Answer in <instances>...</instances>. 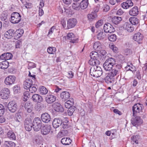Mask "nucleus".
Returning a JSON list of instances; mask_svg holds the SVG:
<instances>
[{"instance_id": "6e6552de", "label": "nucleus", "mask_w": 147, "mask_h": 147, "mask_svg": "<svg viewBox=\"0 0 147 147\" xmlns=\"http://www.w3.org/2000/svg\"><path fill=\"white\" fill-rule=\"evenodd\" d=\"M16 80V77L13 76H9L6 78L4 82L7 85H11L13 84Z\"/></svg>"}, {"instance_id": "79ce46f5", "label": "nucleus", "mask_w": 147, "mask_h": 147, "mask_svg": "<svg viewBox=\"0 0 147 147\" xmlns=\"http://www.w3.org/2000/svg\"><path fill=\"white\" fill-rule=\"evenodd\" d=\"M39 91L40 93L42 95L46 94L48 91L47 89L44 86H40L39 88Z\"/></svg>"}, {"instance_id": "f704fd0d", "label": "nucleus", "mask_w": 147, "mask_h": 147, "mask_svg": "<svg viewBox=\"0 0 147 147\" xmlns=\"http://www.w3.org/2000/svg\"><path fill=\"white\" fill-rule=\"evenodd\" d=\"M74 104V99L73 98H69V100L67 101L65 104V107L67 109L71 108L73 107Z\"/></svg>"}, {"instance_id": "338daca9", "label": "nucleus", "mask_w": 147, "mask_h": 147, "mask_svg": "<svg viewBox=\"0 0 147 147\" xmlns=\"http://www.w3.org/2000/svg\"><path fill=\"white\" fill-rule=\"evenodd\" d=\"M7 15L3 13L1 15V20L4 21L7 18Z\"/></svg>"}, {"instance_id": "6e6d98bb", "label": "nucleus", "mask_w": 147, "mask_h": 147, "mask_svg": "<svg viewBox=\"0 0 147 147\" xmlns=\"http://www.w3.org/2000/svg\"><path fill=\"white\" fill-rule=\"evenodd\" d=\"M5 109L4 107L0 104V116H2L5 112Z\"/></svg>"}, {"instance_id": "e433bc0d", "label": "nucleus", "mask_w": 147, "mask_h": 147, "mask_svg": "<svg viewBox=\"0 0 147 147\" xmlns=\"http://www.w3.org/2000/svg\"><path fill=\"white\" fill-rule=\"evenodd\" d=\"M10 66L9 62L6 61H3L0 63V68L3 69H7L8 67Z\"/></svg>"}, {"instance_id": "72a5a7b5", "label": "nucleus", "mask_w": 147, "mask_h": 147, "mask_svg": "<svg viewBox=\"0 0 147 147\" xmlns=\"http://www.w3.org/2000/svg\"><path fill=\"white\" fill-rule=\"evenodd\" d=\"M97 17L96 13L92 12L88 14L87 18L88 20L90 21H92L95 20Z\"/></svg>"}, {"instance_id": "09e8293b", "label": "nucleus", "mask_w": 147, "mask_h": 147, "mask_svg": "<svg viewBox=\"0 0 147 147\" xmlns=\"http://www.w3.org/2000/svg\"><path fill=\"white\" fill-rule=\"evenodd\" d=\"M5 144L7 147H15V144L13 142L9 141H5Z\"/></svg>"}, {"instance_id": "37998d69", "label": "nucleus", "mask_w": 147, "mask_h": 147, "mask_svg": "<svg viewBox=\"0 0 147 147\" xmlns=\"http://www.w3.org/2000/svg\"><path fill=\"white\" fill-rule=\"evenodd\" d=\"M122 20V18L121 17L118 16H115L112 18V22L114 24H119Z\"/></svg>"}, {"instance_id": "5fc2aeb1", "label": "nucleus", "mask_w": 147, "mask_h": 147, "mask_svg": "<svg viewBox=\"0 0 147 147\" xmlns=\"http://www.w3.org/2000/svg\"><path fill=\"white\" fill-rule=\"evenodd\" d=\"M103 24V21L102 20H100L96 23L95 24V27L96 28H98L101 26Z\"/></svg>"}, {"instance_id": "a211bd4d", "label": "nucleus", "mask_w": 147, "mask_h": 147, "mask_svg": "<svg viewBox=\"0 0 147 147\" xmlns=\"http://www.w3.org/2000/svg\"><path fill=\"white\" fill-rule=\"evenodd\" d=\"M24 127L26 130L28 131H30L32 127V121L30 120L26 119L24 121Z\"/></svg>"}, {"instance_id": "c756f323", "label": "nucleus", "mask_w": 147, "mask_h": 147, "mask_svg": "<svg viewBox=\"0 0 147 147\" xmlns=\"http://www.w3.org/2000/svg\"><path fill=\"white\" fill-rule=\"evenodd\" d=\"M103 47L104 46L99 42H96L94 44L93 48L96 51H99L102 49Z\"/></svg>"}, {"instance_id": "6ab92c4d", "label": "nucleus", "mask_w": 147, "mask_h": 147, "mask_svg": "<svg viewBox=\"0 0 147 147\" xmlns=\"http://www.w3.org/2000/svg\"><path fill=\"white\" fill-rule=\"evenodd\" d=\"M42 121L45 123H48L51 120L50 115L47 113H45L42 114L41 117Z\"/></svg>"}, {"instance_id": "1a4fd4ad", "label": "nucleus", "mask_w": 147, "mask_h": 147, "mask_svg": "<svg viewBox=\"0 0 147 147\" xmlns=\"http://www.w3.org/2000/svg\"><path fill=\"white\" fill-rule=\"evenodd\" d=\"M131 123L134 126H138L142 123L143 121L139 116H136L133 118L131 120Z\"/></svg>"}, {"instance_id": "f03ea898", "label": "nucleus", "mask_w": 147, "mask_h": 147, "mask_svg": "<svg viewBox=\"0 0 147 147\" xmlns=\"http://www.w3.org/2000/svg\"><path fill=\"white\" fill-rule=\"evenodd\" d=\"M121 68V65L117 64L111 70V71L109 74L115 78L116 76H119L120 74Z\"/></svg>"}, {"instance_id": "9b49d317", "label": "nucleus", "mask_w": 147, "mask_h": 147, "mask_svg": "<svg viewBox=\"0 0 147 147\" xmlns=\"http://www.w3.org/2000/svg\"><path fill=\"white\" fill-rule=\"evenodd\" d=\"M134 5L131 0H127L121 4V7L124 9H127L131 7Z\"/></svg>"}, {"instance_id": "a19ab883", "label": "nucleus", "mask_w": 147, "mask_h": 147, "mask_svg": "<svg viewBox=\"0 0 147 147\" xmlns=\"http://www.w3.org/2000/svg\"><path fill=\"white\" fill-rule=\"evenodd\" d=\"M90 58L95 59L99 60V54L95 51L91 52L90 55Z\"/></svg>"}, {"instance_id": "ddd939ff", "label": "nucleus", "mask_w": 147, "mask_h": 147, "mask_svg": "<svg viewBox=\"0 0 147 147\" xmlns=\"http://www.w3.org/2000/svg\"><path fill=\"white\" fill-rule=\"evenodd\" d=\"M17 105L13 101L9 102L8 104V108L9 110L11 112L14 113L17 109Z\"/></svg>"}, {"instance_id": "4d7b16f0", "label": "nucleus", "mask_w": 147, "mask_h": 147, "mask_svg": "<svg viewBox=\"0 0 147 147\" xmlns=\"http://www.w3.org/2000/svg\"><path fill=\"white\" fill-rule=\"evenodd\" d=\"M14 92L15 93H18L20 90V88L19 85L15 86L13 87Z\"/></svg>"}, {"instance_id": "4c0bfd02", "label": "nucleus", "mask_w": 147, "mask_h": 147, "mask_svg": "<svg viewBox=\"0 0 147 147\" xmlns=\"http://www.w3.org/2000/svg\"><path fill=\"white\" fill-rule=\"evenodd\" d=\"M71 140L69 138H63L61 141L62 144L65 145H69L71 143Z\"/></svg>"}, {"instance_id": "bb28decb", "label": "nucleus", "mask_w": 147, "mask_h": 147, "mask_svg": "<svg viewBox=\"0 0 147 147\" xmlns=\"http://www.w3.org/2000/svg\"><path fill=\"white\" fill-rule=\"evenodd\" d=\"M32 99L34 102L40 103L42 101L43 99L41 96L36 94L32 95Z\"/></svg>"}, {"instance_id": "aec40b11", "label": "nucleus", "mask_w": 147, "mask_h": 147, "mask_svg": "<svg viewBox=\"0 0 147 147\" xmlns=\"http://www.w3.org/2000/svg\"><path fill=\"white\" fill-rule=\"evenodd\" d=\"M70 96V93L67 91L63 92L60 94V97L62 100L64 101L68 100Z\"/></svg>"}, {"instance_id": "7ed1b4c3", "label": "nucleus", "mask_w": 147, "mask_h": 147, "mask_svg": "<svg viewBox=\"0 0 147 147\" xmlns=\"http://www.w3.org/2000/svg\"><path fill=\"white\" fill-rule=\"evenodd\" d=\"M21 20V16L17 12L12 13L11 15L10 21L13 24H16L19 22Z\"/></svg>"}, {"instance_id": "69168bd1", "label": "nucleus", "mask_w": 147, "mask_h": 147, "mask_svg": "<svg viewBox=\"0 0 147 147\" xmlns=\"http://www.w3.org/2000/svg\"><path fill=\"white\" fill-rule=\"evenodd\" d=\"M124 13V11L121 9H118L117 12V14L118 15H122Z\"/></svg>"}, {"instance_id": "2f4dec72", "label": "nucleus", "mask_w": 147, "mask_h": 147, "mask_svg": "<svg viewBox=\"0 0 147 147\" xmlns=\"http://www.w3.org/2000/svg\"><path fill=\"white\" fill-rule=\"evenodd\" d=\"M25 108L27 112L30 113L32 111L33 108V105L31 102H27L25 104Z\"/></svg>"}, {"instance_id": "4be33fe9", "label": "nucleus", "mask_w": 147, "mask_h": 147, "mask_svg": "<svg viewBox=\"0 0 147 147\" xmlns=\"http://www.w3.org/2000/svg\"><path fill=\"white\" fill-rule=\"evenodd\" d=\"M24 32L23 30L22 29H18L14 32V38L17 40L20 38L22 36Z\"/></svg>"}, {"instance_id": "49530a36", "label": "nucleus", "mask_w": 147, "mask_h": 147, "mask_svg": "<svg viewBox=\"0 0 147 147\" xmlns=\"http://www.w3.org/2000/svg\"><path fill=\"white\" fill-rule=\"evenodd\" d=\"M104 69L107 71H110L113 68V66H111V65H108L104 63L103 65Z\"/></svg>"}, {"instance_id": "052dcab7", "label": "nucleus", "mask_w": 147, "mask_h": 147, "mask_svg": "<svg viewBox=\"0 0 147 147\" xmlns=\"http://www.w3.org/2000/svg\"><path fill=\"white\" fill-rule=\"evenodd\" d=\"M103 11L105 12H107L110 9L109 6L107 4H105L103 5Z\"/></svg>"}, {"instance_id": "58836bf2", "label": "nucleus", "mask_w": 147, "mask_h": 147, "mask_svg": "<svg viewBox=\"0 0 147 147\" xmlns=\"http://www.w3.org/2000/svg\"><path fill=\"white\" fill-rule=\"evenodd\" d=\"M7 137L11 140H15L16 137L14 133L12 131L9 130L7 134Z\"/></svg>"}, {"instance_id": "412c9836", "label": "nucleus", "mask_w": 147, "mask_h": 147, "mask_svg": "<svg viewBox=\"0 0 147 147\" xmlns=\"http://www.w3.org/2000/svg\"><path fill=\"white\" fill-rule=\"evenodd\" d=\"M32 80L27 79L24 82V89H28L32 86Z\"/></svg>"}, {"instance_id": "dca6fc26", "label": "nucleus", "mask_w": 147, "mask_h": 147, "mask_svg": "<svg viewBox=\"0 0 147 147\" xmlns=\"http://www.w3.org/2000/svg\"><path fill=\"white\" fill-rule=\"evenodd\" d=\"M53 107L54 109L57 112H62L64 111V109L62 106L58 102H55L53 103Z\"/></svg>"}, {"instance_id": "de8ad7c7", "label": "nucleus", "mask_w": 147, "mask_h": 147, "mask_svg": "<svg viewBox=\"0 0 147 147\" xmlns=\"http://www.w3.org/2000/svg\"><path fill=\"white\" fill-rule=\"evenodd\" d=\"M105 36V34L103 32H100L98 33L97 35V38L98 40L103 39Z\"/></svg>"}, {"instance_id": "f3484780", "label": "nucleus", "mask_w": 147, "mask_h": 147, "mask_svg": "<svg viewBox=\"0 0 147 147\" xmlns=\"http://www.w3.org/2000/svg\"><path fill=\"white\" fill-rule=\"evenodd\" d=\"M67 39L70 40V42L73 43L77 42L78 40V38L75 36L74 34L72 33H69L67 36Z\"/></svg>"}, {"instance_id": "774afa93", "label": "nucleus", "mask_w": 147, "mask_h": 147, "mask_svg": "<svg viewBox=\"0 0 147 147\" xmlns=\"http://www.w3.org/2000/svg\"><path fill=\"white\" fill-rule=\"evenodd\" d=\"M28 67L31 68H34L36 67V64L32 62H30L28 64Z\"/></svg>"}, {"instance_id": "7c9ffc66", "label": "nucleus", "mask_w": 147, "mask_h": 147, "mask_svg": "<svg viewBox=\"0 0 147 147\" xmlns=\"http://www.w3.org/2000/svg\"><path fill=\"white\" fill-rule=\"evenodd\" d=\"M51 127L49 125H45L43 127L41 130L42 134L46 135L48 134L51 130Z\"/></svg>"}, {"instance_id": "864d4df0", "label": "nucleus", "mask_w": 147, "mask_h": 147, "mask_svg": "<svg viewBox=\"0 0 147 147\" xmlns=\"http://www.w3.org/2000/svg\"><path fill=\"white\" fill-rule=\"evenodd\" d=\"M24 101H26L28 98H29L30 96V93L29 92L26 91L24 93Z\"/></svg>"}, {"instance_id": "423d86ee", "label": "nucleus", "mask_w": 147, "mask_h": 147, "mask_svg": "<svg viewBox=\"0 0 147 147\" xmlns=\"http://www.w3.org/2000/svg\"><path fill=\"white\" fill-rule=\"evenodd\" d=\"M10 94L9 90L8 88H5L1 90V92L0 96L3 99H7L9 96Z\"/></svg>"}, {"instance_id": "e2e57ef3", "label": "nucleus", "mask_w": 147, "mask_h": 147, "mask_svg": "<svg viewBox=\"0 0 147 147\" xmlns=\"http://www.w3.org/2000/svg\"><path fill=\"white\" fill-rule=\"evenodd\" d=\"M16 117V121L20 122L21 120V119L22 118V116L20 113H17Z\"/></svg>"}, {"instance_id": "c85d7f7f", "label": "nucleus", "mask_w": 147, "mask_h": 147, "mask_svg": "<svg viewBox=\"0 0 147 147\" xmlns=\"http://www.w3.org/2000/svg\"><path fill=\"white\" fill-rule=\"evenodd\" d=\"M115 78L112 76L108 74L105 77V82L108 84L113 83L114 82Z\"/></svg>"}, {"instance_id": "b1692460", "label": "nucleus", "mask_w": 147, "mask_h": 147, "mask_svg": "<svg viewBox=\"0 0 147 147\" xmlns=\"http://www.w3.org/2000/svg\"><path fill=\"white\" fill-rule=\"evenodd\" d=\"M115 63V59L114 58L110 57L107 59L104 63L108 65H111V66H113L114 67L117 64Z\"/></svg>"}, {"instance_id": "8fccbe9b", "label": "nucleus", "mask_w": 147, "mask_h": 147, "mask_svg": "<svg viewBox=\"0 0 147 147\" xmlns=\"http://www.w3.org/2000/svg\"><path fill=\"white\" fill-rule=\"evenodd\" d=\"M76 107L75 106H73L71 108H68L67 110L68 114L69 116H71L75 110Z\"/></svg>"}, {"instance_id": "9d476101", "label": "nucleus", "mask_w": 147, "mask_h": 147, "mask_svg": "<svg viewBox=\"0 0 147 147\" xmlns=\"http://www.w3.org/2000/svg\"><path fill=\"white\" fill-rule=\"evenodd\" d=\"M77 23V20L74 18L69 19L67 21V29H70L74 28Z\"/></svg>"}, {"instance_id": "c9c22d12", "label": "nucleus", "mask_w": 147, "mask_h": 147, "mask_svg": "<svg viewBox=\"0 0 147 147\" xmlns=\"http://www.w3.org/2000/svg\"><path fill=\"white\" fill-rule=\"evenodd\" d=\"M129 20L132 25H137L139 23V19L135 17H130L129 18Z\"/></svg>"}, {"instance_id": "f8f14e48", "label": "nucleus", "mask_w": 147, "mask_h": 147, "mask_svg": "<svg viewBox=\"0 0 147 147\" xmlns=\"http://www.w3.org/2000/svg\"><path fill=\"white\" fill-rule=\"evenodd\" d=\"M56 99L55 96L50 93L48 94L45 97L46 102L49 104L53 103L55 101Z\"/></svg>"}, {"instance_id": "0e129e2a", "label": "nucleus", "mask_w": 147, "mask_h": 147, "mask_svg": "<svg viewBox=\"0 0 147 147\" xmlns=\"http://www.w3.org/2000/svg\"><path fill=\"white\" fill-rule=\"evenodd\" d=\"M61 124L62 127L63 128H67L68 127V123H67V122H63Z\"/></svg>"}, {"instance_id": "bf43d9fd", "label": "nucleus", "mask_w": 147, "mask_h": 147, "mask_svg": "<svg viewBox=\"0 0 147 147\" xmlns=\"http://www.w3.org/2000/svg\"><path fill=\"white\" fill-rule=\"evenodd\" d=\"M65 130H62L61 131L59 132L57 135L58 138H60L64 136V134L65 131Z\"/></svg>"}, {"instance_id": "a878e982", "label": "nucleus", "mask_w": 147, "mask_h": 147, "mask_svg": "<svg viewBox=\"0 0 147 147\" xmlns=\"http://www.w3.org/2000/svg\"><path fill=\"white\" fill-rule=\"evenodd\" d=\"M143 38V35L140 32H137L135 34L133 38L134 40L138 42L141 41Z\"/></svg>"}, {"instance_id": "393cba45", "label": "nucleus", "mask_w": 147, "mask_h": 147, "mask_svg": "<svg viewBox=\"0 0 147 147\" xmlns=\"http://www.w3.org/2000/svg\"><path fill=\"white\" fill-rule=\"evenodd\" d=\"M12 55L11 53H4L0 56V59L3 60H8L12 58Z\"/></svg>"}, {"instance_id": "680f3d73", "label": "nucleus", "mask_w": 147, "mask_h": 147, "mask_svg": "<svg viewBox=\"0 0 147 147\" xmlns=\"http://www.w3.org/2000/svg\"><path fill=\"white\" fill-rule=\"evenodd\" d=\"M99 51H100V53L101 55L103 56V57H105L106 54L107 53V52L104 49V47H103L102 49H101Z\"/></svg>"}, {"instance_id": "39448f33", "label": "nucleus", "mask_w": 147, "mask_h": 147, "mask_svg": "<svg viewBox=\"0 0 147 147\" xmlns=\"http://www.w3.org/2000/svg\"><path fill=\"white\" fill-rule=\"evenodd\" d=\"M143 109L142 105L140 103L135 104L132 107L133 116H135V115L137 113H142Z\"/></svg>"}, {"instance_id": "ea45409f", "label": "nucleus", "mask_w": 147, "mask_h": 147, "mask_svg": "<svg viewBox=\"0 0 147 147\" xmlns=\"http://www.w3.org/2000/svg\"><path fill=\"white\" fill-rule=\"evenodd\" d=\"M88 0H83L80 4V6L82 9H85L88 7Z\"/></svg>"}, {"instance_id": "13d9d810", "label": "nucleus", "mask_w": 147, "mask_h": 147, "mask_svg": "<svg viewBox=\"0 0 147 147\" xmlns=\"http://www.w3.org/2000/svg\"><path fill=\"white\" fill-rule=\"evenodd\" d=\"M22 45V42L20 40H18L15 43V47L16 48H20Z\"/></svg>"}, {"instance_id": "20e7f679", "label": "nucleus", "mask_w": 147, "mask_h": 147, "mask_svg": "<svg viewBox=\"0 0 147 147\" xmlns=\"http://www.w3.org/2000/svg\"><path fill=\"white\" fill-rule=\"evenodd\" d=\"M41 121L40 118H35L33 121V128L34 130L37 131L39 130L41 126Z\"/></svg>"}, {"instance_id": "f257e3e1", "label": "nucleus", "mask_w": 147, "mask_h": 147, "mask_svg": "<svg viewBox=\"0 0 147 147\" xmlns=\"http://www.w3.org/2000/svg\"><path fill=\"white\" fill-rule=\"evenodd\" d=\"M90 70V75L94 77L98 78L100 77L102 74V70L101 67L99 66H92Z\"/></svg>"}, {"instance_id": "2eb2a0df", "label": "nucleus", "mask_w": 147, "mask_h": 147, "mask_svg": "<svg viewBox=\"0 0 147 147\" xmlns=\"http://www.w3.org/2000/svg\"><path fill=\"white\" fill-rule=\"evenodd\" d=\"M123 28L127 31L131 32L134 30L132 25L128 22L125 23L123 26Z\"/></svg>"}, {"instance_id": "4468645a", "label": "nucleus", "mask_w": 147, "mask_h": 147, "mask_svg": "<svg viewBox=\"0 0 147 147\" xmlns=\"http://www.w3.org/2000/svg\"><path fill=\"white\" fill-rule=\"evenodd\" d=\"M139 9L137 6H135L131 8L129 11V14L131 16H136L139 13Z\"/></svg>"}, {"instance_id": "3c124183", "label": "nucleus", "mask_w": 147, "mask_h": 147, "mask_svg": "<svg viewBox=\"0 0 147 147\" xmlns=\"http://www.w3.org/2000/svg\"><path fill=\"white\" fill-rule=\"evenodd\" d=\"M108 38L109 41L111 42H114L116 41L117 39V36L115 34H112L109 36Z\"/></svg>"}, {"instance_id": "cd10ccee", "label": "nucleus", "mask_w": 147, "mask_h": 147, "mask_svg": "<svg viewBox=\"0 0 147 147\" xmlns=\"http://www.w3.org/2000/svg\"><path fill=\"white\" fill-rule=\"evenodd\" d=\"M14 30L10 29L7 31L4 34L5 37L8 39L11 38L13 36L14 37Z\"/></svg>"}, {"instance_id": "0eeeda50", "label": "nucleus", "mask_w": 147, "mask_h": 147, "mask_svg": "<svg viewBox=\"0 0 147 147\" xmlns=\"http://www.w3.org/2000/svg\"><path fill=\"white\" fill-rule=\"evenodd\" d=\"M104 30L106 33H112L115 31V29L113 26L110 23H106L104 26Z\"/></svg>"}, {"instance_id": "473e14b6", "label": "nucleus", "mask_w": 147, "mask_h": 147, "mask_svg": "<svg viewBox=\"0 0 147 147\" xmlns=\"http://www.w3.org/2000/svg\"><path fill=\"white\" fill-rule=\"evenodd\" d=\"M88 63L90 65H93V66H98V65L100 63V62L99 60L90 58L88 62Z\"/></svg>"}, {"instance_id": "5701e85b", "label": "nucleus", "mask_w": 147, "mask_h": 147, "mask_svg": "<svg viewBox=\"0 0 147 147\" xmlns=\"http://www.w3.org/2000/svg\"><path fill=\"white\" fill-rule=\"evenodd\" d=\"M62 123V120L59 118H55L53 122V125L55 128H57Z\"/></svg>"}, {"instance_id": "a18cd8bd", "label": "nucleus", "mask_w": 147, "mask_h": 147, "mask_svg": "<svg viewBox=\"0 0 147 147\" xmlns=\"http://www.w3.org/2000/svg\"><path fill=\"white\" fill-rule=\"evenodd\" d=\"M56 51V48L54 47H49L47 49V51L49 54H54Z\"/></svg>"}, {"instance_id": "603ef678", "label": "nucleus", "mask_w": 147, "mask_h": 147, "mask_svg": "<svg viewBox=\"0 0 147 147\" xmlns=\"http://www.w3.org/2000/svg\"><path fill=\"white\" fill-rule=\"evenodd\" d=\"M28 88L29 89L30 92L32 93H35L37 89V88L34 86V85H32Z\"/></svg>"}, {"instance_id": "c03bdc74", "label": "nucleus", "mask_w": 147, "mask_h": 147, "mask_svg": "<svg viewBox=\"0 0 147 147\" xmlns=\"http://www.w3.org/2000/svg\"><path fill=\"white\" fill-rule=\"evenodd\" d=\"M140 138V136L138 135H136L133 136L131 137L132 141L135 142L136 144H138V140Z\"/></svg>"}]
</instances>
